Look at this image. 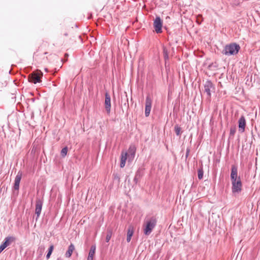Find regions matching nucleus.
I'll list each match as a JSON object with an SVG mask.
<instances>
[{
	"label": "nucleus",
	"instance_id": "nucleus-1",
	"mask_svg": "<svg viewBox=\"0 0 260 260\" xmlns=\"http://www.w3.org/2000/svg\"><path fill=\"white\" fill-rule=\"evenodd\" d=\"M157 219L156 217L152 216L145 219L144 224V234L148 236L152 232L156 225Z\"/></svg>",
	"mask_w": 260,
	"mask_h": 260
},
{
	"label": "nucleus",
	"instance_id": "nucleus-2",
	"mask_svg": "<svg viewBox=\"0 0 260 260\" xmlns=\"http://www.w3.org/2000/svg\"><path fill=\"white\" fill-rule=\"evenodd\" d=\"M240 49L239 45L233 43L225 46L222 53L227 56L236 55Z\"/></svg>",
	"mask_w": 260,
	"mask_h": 260
},
{
	"label": "nucleus",
	"instance_id": "nucleus-3",
	"mask_svg": "<svg viewBox=\"0 0 260 260\" xmlns=\"http://www.w3.org/2000/svg\"><path fill=\"white\" fill-rule=\"evenodd\" d=\"M232 190L233 193H239L241 191L242 184L240 177H238L237 181L232 182Z\"/></svg>",
	"mask_w": 260,
	"mask_h": 260
},
{
	"label": "nucleus",
	"instance_id": "nucleus-4",
	"mask_svg": "<svg viewBox=\"0 0 260 260\" xmlns=\"http://www.w3.org/2000/svg\"><path fill=\"white\" fill-rule=\"evenodd\" d=\"M153 26L157 34H160L162 32V21L159 17L157 16L154 19Z\"/></svg>",
	"mask_w": 260,
	"mask_h": 260
},
{
	"label": "nucleus",
	"instance_id": "nucleus-5",
	"mask_svg": "<svg viewBox=\"0 0 260 260\" xmlns=\"http://www.w3.org/2000/svg\"><path fill=\"white\" fill-rule=\"evenodd\" d=\"M43 74L41 72H34L31 74L30 81L35 84L39 83L41 81V78Z\"/></svg>",
	"mask_w": 260,
	"mask_h": 260
},
{
	"label": "nucleus",
	"instance_id": "nucleus-6",
	"mask_svg": "<svg viewBox=\"0 0 260 260\" xmlns=\"http://www.w3.org/2000/svg\"><path fill=\"white\" fill-rule=\"evenodd\" d=\"M212 89H214V86L212 82L210 80L206 81L204 84V89L209 98L211 96Z\"/></svg>",
	"mask_w": 260,
	"mask_h": 260
},
{
	"label": "nucleus",
	"instance_id": "nucleus-7",
	"mask_svg": "<svg viewBox=\"0 0 260 260\" xmlns=\"http://www.w3.org/2000/svg\"><path fill=\"white\" fill-rule=\"evenodd\" d=\"M152 101L150 98L148 96L146 97L145 103V114L146 117H148L150 113L151 109Z\"/></svg>",
	"mask_w": 260,
	"mask_h": 260
},
{
	"label": "nucleus",
	"instance_id": "nucleus-8",
	"mask_svg": "<svg viewBox=\"0 0 260 260\" xmlns=\"http://www.w3.org/2000/svg\"><path fill=\"white\" fill-rule=\"evenodd\" d=\"M231 179L232 182L237 181L238 178V169L237 167L233 165L231 168Z\"/></svg>",
	"mask_w": 260,
	"mask_h": 260
},
{
	"label": "nucleus",
	"instance_id": "nucleus-9",
	"mask_svg": "<svg viewBox=\"0 0 260 260\" xmlns=\"http://www.w3.org/2000/svg\"><path fill=\"white\" fill-rule=\"evenodd\" d=\"M105 105L107 113L110 114L111 111V98L108 93L105 94Z\"/></svg>",
	"mask_w": 260,
	"mask_h": 260
},
{
	"label": "nucleus",
	"instance_id": "nucleus-10",
	"mask_svg": "<svg viewBox=\"0 0 260 260\" xmlns=\"http://www.w3.org/2000/svg\"><path fill=\"white\" fill-rule=\"evenodd\" d=\"M42 206L43 201L40 199L37 200L36 202L35 213L37 215V218L40 216L41 213Z\"/></svg>",
	"mask_w": 260,
	"mask_h": 260
},
{
	"label": "nucleus",
	"instance_id": "nucleus-11",
	"mask_svg": "<svg viewBox=\"0 0 260 260\" xmlns=\"http://www.w3.org/2000/svg\"><path fill=\"white\" fill-rule=\"evenodd\" d=\"M246 125V120L244 116H241L238 120V126L239 131L243 133L245 131Z\"/></svg>",
	"mask_w": 260,
	"mask_h": 260
},
{
	"label": "nucleus",
	"instance_id": "nucleus-12",
	"mask_svg": "<svg viewBox=\"0 0 260 260\" xmlns=\"http://www.w3.org/2000/svg\"><path fill=\"white\" fill-rule=\"evenodd\" d=\"M136 153V148L134 146H131L128 149L127 157L129 159H133Z\"/></svg>",
	"mask_w": 260,
	"mask_h": 260
},
{
	"label": "nucleus",
	"instance_id": "nucleus-13",
	"mask_svg": "<svg viewBox=\"0 0 260 260\" xmlns=\"http://www.w3.org/2000/svg\"><path fill=\"white\" fill-rule=\"evenodd\" d=\"M127 158V153L122 152L121 154L120 164L121 168H123L125 166L126 160Z\"/></svg>",
	"mask_w": 260,
	"mask_h": 260
},
{
	"label": "nucleus",
	"instance_id": "nucleus-14",
	"mask_svg": "<svg viewBox=\"0 0 260 260\" xmlns=\"http://www.w3.org/2000/svg\"><path fill=\"white\" fill-rule=\"evenodd\" d=\"M95 245H92L90 247L87 260H93V256L95 253Z\"/></svg>",
	"mask_w": 260,
	"mask_h": 260
},
{
	"label": "nucleus",
	"instance_id": "nucleus-15",
	"mask_svg": "<svg viewBox=\"0 0 260 260\" xmlns=\"http://www.w3.org/2000/svg\"><path fill=\"white\" fill-rule=\"evenodd\" d=\"M134 234V228L132 226H129L127 230L126 241L129 242L131 240L132 237Z\"/></svg>",
	"mask_w": 260,
	"mask_h": 260
},
{
	"label": "nucleus",
	"instance_id": "nucleus-16",
	"mask_svg": "<svg viewBox=\"0 0 260 260\" xmlns=\"http://www.w3.org/2000/svg\"><path fill=\"white\" fill-rule=\"evenodd\" d=\"M75 250V246L73 245V244L71 243V244L69 245L68 247V249L65 255L66 257L69 258L71 256L73 251Z\"/></svg>",
	"mask_w": 260,
	"mask_h": 260
},
{
	"label": "nucleus",
	"instance_id": "nucleus-17",
	"mask_svg": "<svg viewBox=\"0 0 260 260\" xmlns=\"http://www.w3.org/2000/svg\"><path fill=\"white\" fill-rule=\"evenodd\" d=\"M112 235V231L111 230H108L107 231L106 238V241L107 242H109Z\"/></svg>",
	"mask_w": 260,
	"mask_h": 260
},
{
	"label": "nucleus",
	"instance_id": "nucleus-18",
	"mask_svg": "<svg viewBox=\"0 0 260 260\" xmlns=\"http://www.w3.org/2000/svg\"><path fill=\"white\" fill-rule=\"evenodd\" d=\"M54 246L53 245H50V246L49 248L48 253L46 255V258L47 259H49L50 258V256L53 250Z\"/></svg>",
	"mask_w": 260,
	"mask_h": 260
},
{
	"label": "nucleus",
	"instance_id": "nucleus-19",
	"mask_svg": "<svg viewBox=\"0 0 260 260\" xmlns=\"http://www.w3.org/2000/svg\"><path fill=\"white\" fill-rule=\"evenodd\" d=\"M174 130L177 136H179L181 135V128L177 125L175 126Z\"/></svg>",
	"mask_w": 260,
	"mask_h": 260
},
{
	"label": "nucleus",
	"instance_id": "nucleus-20",
	"mask_svg": "<svg viewBox=\"0 0 260 260\" xmlns=\"http://www.w3.org/2000/svg\"><path fill=\"white\" fill-rule=\"evenodd\" d=\"M204 175V171L202 169H200L198 171V178L201 180L203 179Z\"/></svg>",
	"mask_w": 260,
	"mask_h": 260
},
{
	"label": "nucleus",
	"instance_id": "nucleus-21",
	"mask_svg": "<svg viewBox=\"0 0 260 260\" xmlns=\"http://www.w3.org/2000/svg\"><path fill=\"white\" fill-rule=\"evenodd\" d=\"M68 152V148L67 147H65L63 148L61 151V155L62 156L64 157L65 156Z\"/></svg>",
	"mask_w": 260,
	"mask_h": 260
},
{
	"label": "nucleus",
	"instance_id": "nucleus-22",
	"mask_svg": "<svg viewBox=\"0 0 260 260\" xmlns=\"http://www.w3.org/2000/svg\"><path fill=\"white\" fill-rule=\"evenodd\" d=\"M8 241L6 244H7V246L12 242L14 241V238H11V237H8L6 239V240L5 242Z\"/></svg>",
	"mask_w": 260,
	"mask_h": 260
},
{
	"label": "nucleus",
	"instance_id": "nucleus-23",
	"mask_svg": "<svg viewBox=\"0 0 260 260\" xmlns=\"http://www.w3.org/2000/svg\"><path fill=\"white\" fill-rule=\"evenodd\" d=\"M163 53H164V58H165V60L168 59H169V55H168L167 50L165 48H164L163 49Z\"/></svg>",
	"mask_w": 260,
	"mask_h": 260
},
{
	"label": "nucleus",
	"instance_id": "nucleus-24",
	"mask_svg": "<svg viewBox=\"0 0 260 260\" xmlns=\"http://www.w3.org/2000/svg\"><path fill=\"white\" fill-rule=\"evenodd\" d=\"M7 242H5L4 243H3L1 246H0V253L1 252H2V251L6 247H7V244H6V243Z\"/></svg>",
	"mask_w": 260,
	"mask_h": 260
},
{
	"label": "nucleus",
	"instance_id": "nucleus-25",
	"mask_svg": "<svg viewBox=\"0 0 260 260\" xmlns=\"http://www.w3.org/2000/svg\"><path fill=\"white\" fill-rule=\"evenodd\" d=\"M236 133L235 128H231L230 129V135L234 136Z\"/></svg>",
	"mask_w": 260,
	"mask_h": 260
},
{
	"label": "nucleus",
	"instance_id": "nucleus-26",
	"mask_svg": "<svg viewBox=\"0 0 260 260\" xmlns=\"http://www.w3.org/2000/svg\"><path fill=\"white\" fill-rule=\"evenodd\" d=\"M21 180V176L17 175V190L18 189L19 183Z\"/></svg>",
	"mask_w": 260,
	"mask_h": 260
},
{
	"label": "nucleus",
	"instance_id": "nucleus-27",
	"mask_svg": "<svg viewBox=\"0 0 260 260\" xmlns=\"http://www.w3.org/2000/svg\"><path fill=\"white\" fill-rule=\"evenodd\" d=\"M190 152V149L188 148L186 149V154H185V158L186 159L188 157Z\"/></svg>",
	"mask_w": 260,
	"mask_h": 260
},
{
	"label": "nucleus",
	"instance_id": "nucleus-28",
	"mask_svg": "<svg viewBox=\"0 0 260 260\" xmlns=\"http://www.w3.org/2000/svg\"><path fill=\"white\" fill-rule=\"evenodd\" d=\"M14 188L16 189V178L15 179V182L14 184Z\"/></svg>",
	"mask_w": 260,
	"mask_h": 260
},
{
	"label": "nucleus",
	"instance_id": "nucleus-29",
	"mask_svg": "<svg viewBox=\"0 0 260 260\" xmlns=\"http://www.w3.org/2000/svg\"><path fill=\"white\" fill-rule=\"evenodd\" d=\"M114 178H115V179H117L119 180V178L117 175H115Z\"/></svg>",
	"mask_w": 260,
	"mask_h": 260
}]
</instances>
